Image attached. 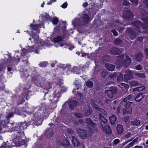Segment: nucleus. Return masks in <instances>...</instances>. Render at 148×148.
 Wrapping results in <instances>:
<instances>
[{"label": "nucleus", "mask_w": 148, "mask_h": 148, "mask_svg": "<svg viewBox=\"0 0 148 148\" xmlns=\"http://www.w3.org/2000/svg\"><path fill=\"white\" fill-rule=\"evenodd\" d=\"M35 41H36L35 43L34 47L28 46L26 47L25 48H24L23 49V53H21L22 56H23V54H26L29 52H32L34 51H35L34 47L37 46H39L42 45V40L41 39H39L37 35L33 36L32 37Z\"/></svg>", "instance_id": "1"}, {"label": "nucleus", "mask_w": 148, "mask_h": 148, "mask_svg": "<svg viewBox=\"0 0 148 148\" xmlns=\"http://www.w3.org/2000/svg\"><path fill=\"white\" fill-rule=\"evenodd\" d=\"M89 20V16L86 14L83 15L81 19L75 18L72 22L74 26H79L85 25Z\"/></svg>", "instance_id": "2"}, {"label": "nucleus", "mask_w": 148, "mask_h": 148, "mask_svg": "<svg viewBox=\"0 0 148 148\" xmlns=\"http://www.w3.org/2000/svg\"><path fill=\"white\" fill-rule=\"evenodd\" d=\"M79 137L82 139H85L88 136H90L91 134L93 133L95 131L92 130V129H91L90 127H89L88 132L86 133L85 131L84 130H80L79 129L77 131Z\"/></svg>", "instance_id": "3"}, {"label": "nucleus", "mask_w": 148, "mask_h": 148, "mask_svg": "<svg viewBox=\"0 0 148 148\" xmlns=\"http://www.w3.org/2000/svg\"><path fill=\"white\" fill-rule=\"evenodd\" d=\"M14 142L13 143V144H15V146L18 147L22 145H24L25 141L24 140H22L21 137L19 134L17 136L16 134L14 135Z\"/></svg>", "instance_id": "4"}, {"label": "nucleus", "mask_w": 148, "mask_h": 148, "mask_svg": "<svg viewBox=\"0 0 148 148\" xmlns=\"http://www.w3.org/2000/svg\"><path fill=\"white\" fill-rule=\"evenodd\" d=\"M117 77L118 81L123 80V75L120 73H114L112 74L108 77V79H110L111 80L116 79Z\"/></svg>", "instance_id": "5"}, {"label": "nucleus", "mask_w": 148, "mask_h": 148, "mask_svg": "<svg viewBox=\"0 0 148 148\" xmlns=\"http://www.w3.org/2000/svg\"><path fill=\"white\" fill-rule=\"evenodd\" d=\"M102 100L101 101H97L95 102L94 105H93L92 106L94 109H96L99 111L101 113L104 114V110L99 107H101L103 105Z\"/></svg>", "instance_id": "6"}, {"label": "nucleus", "mask_w": 148, "mask_h": 148, "mask_svg": "<svg viewBox=\"0 0 148 148\" xmlns=\"http://www.w3.org/2000/svg\"><path fill=\"white\" fill-rule=\"evenodd\" d=\"M133 73L130 71H127L126 72L125 74L124 75V77L123 78V80L125 82L132 79L133 77Z\"/></svg>", "instance_id": "7"}, {"label": "nucleus", "mask_w": 148, "mask_h": 148, "mask_svg": "<svg viewBox=\"0 0 148 148\" xmlns=\"http://www.w3.org/2000/svg\"><path fill=\"white\" fill-rule=\"evenodd\" d=\"M86 122L89 125V127H90L91 129H92V130L94 131L97 129L96 124L93 123L90 119L89 118L87 119L86 121Z\"/></svg>", "instance_id": "8"}, {"label": "nucleus", "mask_w": 148, "mask_h": 148, "mask_svg": "<svg viewBox=\"0 0 148 148\" xmlns=\"http://www.w3.org/2000/svg\"><path fill=\"white\" fill-rule=\"evenodd\" d=\"M116 92V89H112L110 90H106L105 92V93L107 95L109 98H112L113 97L114 95L115 94Z\"/></svg>", "instance_id": "9"}, {"label": "nucleus", "mask_w": 148, "mask_h": 148, "mask_svg": "<svg viewBox=\"0 0 148 148\" xmlns=\"http://www.w3.org/2000/svg\"><path fill=\"white\" fill-rule=\"evenodd\" d=\"M68 105L71 110H72L73 108L78 105V103L76 101L73 100L69 101L68 102Z\"/></svg>", "instance_id": "10"}, {"label": "nucleus", "mask_w": 148, "mask_h": 148, "mask_svg": "<svg viewBox=\"0 0 148 148\" xmlns=\"http://www.w3.org/2000/svg\"><path fill=\"white\" fill-rule=\"evenodd\" d=\"M131 62V59L127 56H126L125 58L124 59L123 65L124 66L126 67L128 66Z\"/></svg>", "instance_id": "11"}, {"label": "nucleus", "mask_w": 148, "mask_h": 148, "mask_svg": "<svg viewBox=\"0 0 148 148\" xmlns=\"http://www.w3.org/2000/svg\"><path fill=\"white\" fill-rule=\"evenodd\" d=\"M92 112V108L88 106H87L84 110V113L86 116L90 115Z\"/></svg>", "instance_id": "12"}, {"label": "nucleus", "mask_w": 148, "mask_h": 148, "mask_svg": "<svg viewBox=\"0 0 148 148\" xmlns=\"http://www.w3.org/2000/svg\"><path fill=\"white\" fill-rule=\"evenodd\" d=\"M72 143L74 146H77L80 145V143L78 141L77 139L75 137L72 136L71 138Z\"/></svg>", "instance_id": "13"}, {"label": "nucleus", "mask_w": 148, "mask_h": 148, "mask_svg": "<svg viewBox=\"0 0 148 148\" xmlns=\"http://www.w3.org/2000/svg\"><path fill=\"white\" fill-rule=\"evenodd\" d=\"M124 114L128 113L130 114L132 112V109L131 107L129 106L126 105L125 108H124L123 111Z\"/></svg>", "instance_id": "14"}, {"label": "nucleus", "mask_w": 148, "mask_h": 148, "mask_svg": "<svg viewBox=\"0 0 148 148\" xmlns=\"http://www.w3.org/2000/svg\"><path fill=\"white\" fill-rule=\"evenodd\" d=\"M102 130L103 131L105 132L106 134H110L111 133V128L108 126H106L104 127H103Z\"/></svg>", "instance_id": "15"}, {"label": "nucleus", "mask_w": 148, "mask_h": 148, "mask_svg": "<svg viewBox=\"0 0 148 148\" xmlns=\"http://www.w3.org/2000/svg\"><path fill=\"white\" fill-rule=\"evenodd\" d=\"M105 66L106 68L110 71H113L115 68V66L114 65L110 64H106Z\"/></svg>", "instance_id": "16"}, {"label": "nucleus", "mask_w": 148, "mask_h": 148, "mask_svg": "<svg viewBox=\"0 0 148 148\" xmlns=\"http://www.w3.org/2000/svg\"><path fill=\"white\" fill-rule=\"evenodd\" d=\"M143 97L142 94L141 93H139L136 95L135 100L136 101H140L143 98Z\"/></svg>", "instance_id": "17"}, {"label": "nucleus", "mask_w": 148, "mask_h": 148, "mask_svg": "<svg viewBox=\"0 0 148 148\" xmlns=\"http://www.w3.org/2000/svg\"><path fill=\"white\" fill-rule=\"evenodd\" d=\"M117 131L119 134H121L123 132V126L120 125H118L116 127Z\"/></svg>", "instance_id": "18"}, {"label": "nucleus", "mask_w": 148, "mask_h": 148, "mask_svg": "<svg viewBox=\"0 0 148 148\" xmlns=\"http://www.w3.org/2000/svg\"><path fill=\"white\" fill-rule=\"evenodd\" d=\"M12 145L8 143V142L6 143H3L2 145L0 147V148H12Z\"/></svg>", "instance_id": "19"}, {"label": "nucleus", "mask_w": 148, "mask_h": 148, "mask_svg": "<svg viewBox=\"0 0 148 148\" xmlns=\"http://www.w3.org/2000/svg\"><path fill=\"white\" fill-rule=\"evenodd\" d=\"M41 25H33L32 24H30L29 27L32 28V29L33 30H36L39 29V28L41 27Z\"/></svg>", "instance_id": "20"}, {"label": "nucleus", "mask_w": 148, "mask_h": 148, "mask_svg": "<svg viewBox=\"0 0 148 148\" xmlns=\"http://www.w3.org/2000/svg\"><path fill=\"white\" fill-rule=\"evenodd\" d=\"M109 119L111 124L113 125L116 121V118L115 115H113L112 116L110 117Z\"/></svg>", "instance_id": "21"}, {"label": "nucleus", "mask_w": 148, "mask_h": 148, "mask_svg": "<svg viewBox=\"0 0 148 148\" xmlns=\"http://www.w3.org/2000/svg\"><path fill=\"white\" fill-rule=\"evenodd\" d=\"M143 56L141 53H138L136 56L135 60L137 61H140L142 60Z\"/></svg>", "instance_id": "22"}, {"label": "nucleus", "mask_w": 148, "mask_h": 148, "mask_svg": "<svg viewBox=\"0 0 148 148\" xmlns=\"http://www.w3.org/2000/svg\"><path fill=\"white\" fill-rule=\"evenodd\" d=\"M130 124L132 125L138 126L140 124V121L138 120H134L131 122Z\"/></svg>", "instance_id": "23"}, {"label": "nucleus", "mask_w": 148, "mask_h": 148, "mask_svg": "<svg viewBox=\"0 0 148 148\" xmlns=\"http://www.w3.org/2000/svg\"><path fill=\"white\" fill-rule=\"evenodd\" d=\"M99 117L100 120L104 123H106L107 120L101 114H99Z\"/></svg>", "instance_id": "24"}, {"label": "nucleus", "mask_w": 148, "mask_h": 148, "mask_svg": "<svg viewBox=\"0 0 148 148\" xmlns=\"http://www.w3.org/2000/svg\"><path fill=\"white\" fill-rule=\"evenodd\" d=\"M129 84L131 86H135L138 85L139 83L136 81H132L129 82Z\"/></svg>", "instance_id": "25"}, {"label": "nucleus", "mask_w": 148, "mask_h": 148, "mask_svg": "<svg viewBox=\"0 0 148 148\" xmlns=\"http://www.w3.org/2000/svg\"><path fill=\"white\" fill-rule=\"evenodd\" d=\"M132 99V97L131 95H129L127 97L124 98L123 100V101L124 102H126L127 103L130 102L129 101H131Z\"/></svg>", "instance_id": "26"}, {"label": "nucleus", "mask_w": 148, "mask_h": 148, "mask_svg": "<svg viewBox=\"0 0 148 148\" xmlns=\"http://www.w3.org/2000/svg\"><path fill=\"white\" fill-rule=\"evenodd\" d=\"M70 144L69 142L67 140H64L62 143V145L63 146L66 147H68Z\"/></svg>", "instance_id": "27"}, {"label": "nucleus", "mask_w": 148, "mask_h": 148, "mask_svg": "<svg viewBox=\"0 0 148 148\" xmlns=\"http://www.w3.org/2000/svg\"><path fill=\"white\" fill-rule=\"evenodd\" d=\"M121 87L122 88L123 90H127L129 88V86L127 84L122 83L121 84Z\"/></svg>", "instance_id": "28"}, {"label": "nucleus", "mask_w": 148, "mask_h": 148, "mask_svg": "<svg viewBox=\"0 0 148 148\" xmlns=\"http://www.w3.org/2000/svg\"><path fill=\"white\" fill-rule=\"evenodd\" d=\"M86 85L88 88H92L93 87V82L91 81H88L86 82Z\"/></svg>", "instance_id": "29"}, {"label": "nucleus", "mask_w": 148, "mask_h": 148, "mask_svg": "<svg viewBox=\"0 0 148 148\" xmlns=\"http://www.w3.org/2000/svg\"><path fill=\"white\" fill-rule=\"evenodd\" d=\"M62 37L58 36L56 38H54L53 41L55 42H57L61 41L62 40Z\"/></svg>", "instance_id": "30"}, {"label": "nucleus", "mask_w": 148, "mask_h": 148, "mask_svg": "<svg viewBox=\"0 0 148 148\" xmlns=\"http://www.w3.org/2000/svg\"><path fill=\"white\" fill-rule=\"evenodd\" d=\"M60 92L58 91V92L56 90L55 92V95H56V97H54V98H57V100H57V101H58V98L60 96Z\"/></svg>", "instance_id": "31"}, {"label": "nucleus", "mask_w": 148, "mask_h": 148, "mask_svg": "<svg viewBox=\"0 0 148 148\" xmlns=\"http://www.w3.org/2000/svg\"><path fill=\"white\" fill-rule=\"evenodd\" d=\"M48 64V62H41L39 65L41 67H44L46 66Z\"/></svg>", "instance_id": "32"}, {"label": "nucleus", "mask_w": 148, "mask_h": 148, "mask_svg": "<svg viewBox=\"0 0 148 148\" xmlns=\"http://www.w3.org/2000/svg\"><path fill=\"white\" fill-rule=\"evenodd\" d=\"M144 89V87L143 86H141L139 87H137L134 88V91H135L137 90L138 91H142Z\"/></svg>", "instance_id": "33"}, {"label": "nucleus", "mask_w": 148, "mask_h": 148, "mask_svg": "<svg viewBox=\"0 0 148 148\" xmlns=\"http://www.w3.org/2000/svg\"><path fill=\"white\" fill-rule=\"evenodd\" d=\"M73 93H75V95H77L79 96L80 97H81L82 95L80 93H79L77 91V90L76 89H74L73 91Z\"/></svg>", "instance_id": "34"}, {"label": "nucleus", "mask_w": 148, "mask_h": 148, "mask_svg": "<svg viewBox=\"0 0 148 148\" xmlns=\"http://www.w3.org/2000/svg\"><path fill=\"white\" fill-rule=\"evenodd\" d=\"M132 135V134L130 132H127L126 133L125 135V136L126 138L127 139L131 137Z\"/></svg>", "instance_id": "35"}, {"label": "nucleus", "mask_w": 148, "mask_h": 148, "mask_svg": "<svg viewBox=\"0 0 148 148\" xmlns=\"http://www.w3.org/2000/svg\"><path fill=\"white\" fill-rule=\"evenodd\" d=\"M60 88L61 91L62 92H65L67 90V88L64 86H61Z\"/></svg>", "instance_id": "36"}, {"label": "nucleus", "mask_w": 148, "mask_h": 148, "mask_svg": "<svg viewBox=\"0 0 148 148\" xmlns=\"http://www.w3.org/2000/svg\"><path fill=\"white\" fill-rule=\"evenodd\" d=\"M74 115L77 118H81L83 116L82 114L80 113H75Z\"/></svg>", "instance_id": "37"}, {"label": "nucleus", "mask_w": 148, "mask_h": 148, "mask_svg": "<svg viewBox=\"0 0 148 148\" xmlns=\"http://www.w3.org/2000/svg\"><path fill=\"white\" fill-rule=\"evenodd\" d=\"M134 144L132 142H131L129 144L127 145L125 147V148H129L130 147L133 146L134 145Z\"/></svg>", "instance_id": "38"}, {"label": "nucleus", "mask_w": 148, "mask_h": 148, "mask_svg": "<svg viewBox=\"0 0 148 148\" xmlns=\"http://www.w3.org/2000/svg\"><path fill=\"white\" fill-rule=\"evenodd\" d=\"M58 19L57 18H55L53 20V23L54 24H56L58 23Z\"/></svg>", "instance_id": "39"}, {"label": "nucleus", "mask_w": 148, "mask_h": 148, "mask_svg": "<svg viewBox=\"0 0 148 148\" xmlns=\"http://www.w3.org/2000/svg\"><path fill=\"white\" fill-rule=\"evenodd\" d=\"M111 31L113 33V34L115 36H117L118 35V34L117 32L116 31V30L115 29H112L111 30Z\"/></svg>", "instance_id": "40"}, {"label": "nucleus", "mask_w": 148, "mask_h": 148, "mask_svg": "<svg viewBox=\"0 0 148 148\" xmlns=\"http://www.w3.org/2000/svg\"><path fill=\"white\" fill-rule=\"evenodd\" d=\"M113 49L114 50V51H111V53H113V54H117V52H116V51H117L119 49H117V48H113Z\"/></svg>", "instance_id": "41"}, {"label": "nucleus", "mask_w": 148, "mask_h": 148, "mask_svg": "<svg viewBox=\"0 0 148 148\" xmlns=\"http://www.w3.org/2000/svg\"><path fill=\"white\" fill-rule=\"evenodd\" d=\"M5 86L3 84L1 83L0 84V90H3L5 88Z\"/></svg>", "instance_id": "42"}, {"label": "nucleus", "mask_w": 148, "mask_h": 148, "mask_svg": "<svg viewBox=\"0 0 148 148\" xmlns=\"http://www.w3.org/2000/svg\"><path fill=\"white\" fill-rule=\"evenodd\" d=\"M67 5V3L65 2L61 5V7L63 8H66Z\"/></svg>", "instance_id": "43"}, {"label": "nucleus", "mask_w": 148, "mask_h": 148, "mask_svg": "<svg viewBox=\"0 0 148 148\" xmlns=\"http://www.w3.org/2000/svg\"><path fill=\"white\" fill-rule=\"evenodd\" d=\"M142 68L141 66L140 65H137L136 67V69L137 70H141Z\"/></svg>", "instance_id": "44"}, {"label": "nucleus", "mask_w": 148, "mask_h": 148, "mask_svg": "<svg viewBox=\"0 0 148 148\" xmlns=\"http://www.w3.org/2000/svg\"><path fill=\"white\" fill-rule=\"evenodd\" d=\"M136 36V35L133 33L131 34L130 35V38L132 40L134 39Z\"/></svg>", "instance_id": "45"}, {"label": "nucleus", "mask_w": 148, "mask_h": 148, "mask_svg": "<svg viewBox=\"0 0 148 148\" xmlns=\"http://www.w3.org/2000/svg\"><path fill=\"white\" fill-rule=\"evenodd\" d=\"M119 141L118 139H115L113 141V143L114 144L116 145L119 143Z\"/></svg>", "instance_id": "46"}, {"label": "nucleus", "mask_w": 148, "mask_h": 148, "mask_svg": "<svg viewBox=\"0 0 148 148\" xmlns=\"http://www.w3.org/2000/svg\"><path fill=\"white\" fill-rule=\"evenodd\" d=\"M143 3L146 5L147 7L148 8V0H141Z\"/></svg>", "instance_id": "47"}, {"label": "nucleus", "mask_w": 148, "mask_h": 148, "mask_svg": "<svg viewBox=\"0 0 148 148\" xmlns=\"http://www.w3.org/2000/svg\"><path fill=\"white\" fill-rule=\"evenodd\" d=\"M115 41V43L116 45L119 44H120L121 42V41L119 39H116Z\"/></svg>", "instance_id": "48"}, {"label": "nucleus", "mask_w": 148, "mask_h": 148, "mask_svg": "<svg viewBox=\"0 0 148 148\" xmlns=\"http://www.w3.org/2000/svg\"><path fill=\"white\" fill-rule=\"evenodd\" d=\"M67 132L71 134H72L73 133V131L69 129H68L67 130Z\"/></svg>", "instance_id": "49"}, {"label": "nucleus", "mask_w": 148, "mask_h": 148, "mask_svg": "<svg viewBox=\"0 0 148 148\" xmlns=\"http://www.w3.org/2000/svg\"><path fill=\"white\" fill-rule=\"evenodd\" d=\"M133 138H132L131 140H128L127 142H124L123 143H122V145H123V146L125 145L126 144H127L129 142H130V141H132L133 140Z\"/></svg>", "instance_id": "50"}, {"label": "nucleus", "mask_w": 148, "mask_h": 148, "mask_svg": "<svg viewBox=\"0 0 148 148\" xmlns=\"http://www.w3.org/2000/svg\"><path fill=\"white\" fill-rule=\"evenodd\" d=\"M56 0H50V2H48L47 3L48 5H49L51 4L52 3H53L54 2H56Z\"/></svg>", "instance_id": "51"}, {"label": "nucleus", "mask_w": 148, "mask_h": 148, "mask_svg": "<svg viewBox=\"0 0 148 148\" xmlns=\"http://www.w3.org/2000/svg\"><path fill=\"white\" fill-rule=\"evenodd\" d=\"M130 1L134 3L137 4L138 0H131Z\"/></svg>", "instance_id": "52"}, {"label": "nucleus", "mask_w": 148, "mask_h": 148, "mask_svg": "<svg viewBox=\"0 0 148 148\" xmlns=\"http://www.w3.org/2000/svg\"><path fill=\"white\" fill-rule=\"evenodd\" d=\"M13 116V114L11 113H10L7 116V118L9 119Z\"/></svg>", "instance_id": "53"}, {"label": "nucleus", "mask_w": 148, "mask_h": 148, "mask_svg": "<svg viewBox=\"0 0 148 148\" xmlns=\"http://www.w3.org/2000/svg\"><path fill=\"white\" fill-rule=\"evenodd\" d=\"M129 2L125 1H124L123 2V4L125 5H128L129 4Z\"/></svg>", "instance_id": "54"}, {"label": "nucleus", "mask_w": 148, "mask_h": 148, "mask_svg": "<svg viewBox=\"0 0 148 148\" xmlns=\"http://www.w3.org/2000/svg\"><path fill=\"white\" fill-rule=\"evenodd\" d=\"M145 54L148 56V50L147 49H145Z\"/></svg>", "instance_id": "55"}, {"label": "nucleus", "mask_w": 148, "mask_h": 148, "mask_svg": "<svg viewBox=\"0 0 148 148\" xmlns=\"http://www.w3.org/2000/svg\"><path fill=\"white\" fill-rule=\"evenodd\" d=\"M134 23L136 24H138L139 25L138 26L139 27L142 25V24L140 23V22L138 21Z\"/></svg>", "instance_id": "56"}, {"label": "nucleus", "mask_w": 148, "mask_h": 148, "mask_svg": "<svg viewBox=\"0 0 148 148\" xmlns=\"http://www.w3.org/2000/svg\"><path fill=\"white\" fill-rule=\"evenodd\" d=\"M48 86H49V87H48L47 86L46 87V88L47 89H49L51 88V84H48Z\"/></svg>", "instance_id": "57"}, {"label": "nucleus", "mask_w": 148, "mask_h": 148, "mask_svg": "<svg viewBox=\"0 0 148 148\" xmlns=\"http://www.w3.org/2000/svg\"><path fill=\"white\" fill-rule=\"evenodd\" d=\"M77 69H78V68L77 67H75L74 68V72H75V73H79V72H76L75 71V70H77Z\"/></svg>", "instance_id": "58"}, {"label": "nucleus", "mask_w": 148, "mask_h": 148, "mask_svg": "<svg viewBox=\"0 0 148 148\" xmlns=\"http://www.w3.org/2000/svg\"><path fill=\"white\" fill-rule=\"evenodd\" d=\"M120 108L119 107H118L117 108V113L119 114L120 112Z\"/></svg>", "instance_id": "59"}, {"label": "nucleus", "mask_w": 148, "mask_h": 148, "mask_svg": "<svg viewBox=\"0 0 148 148\" xmlns=\"http://www.w3.org/2000/svg\"><path fill=\"white\" fill-rule=\"evenodd\" d=\"M88 5V3L86 2L84 3L83 4V6L84 7H86Z\"/></svg>", "instance_id": "60"}, {"label": "nucleus", "mask_w": 148, "mask_h": 148, "mask_svg": "<svg viewBox=\"0 0 148 148\" xmlns=\"http://www.w3.org/2000/svg\"><path fill=\"white\" fill-rule=\"evenodd\" d=\"M44 82V80H43L42 81V82H40V85L41 87H43L44 86L43 85V82Z\"/></svg>", "instance_id": "61"}, {"label": "nucleus", "mask_w": 148, "mask_h": 148, "mask_svg": "<svg viewBox=\"0 0 148 148\" xmlns=\"http://www.w3.org/2000/svg\"><path fill=\"white\" fill-rule=\"evenodd\" d=\"M137 138H136L132 142L134 144V143H136V142H137Z\"/></svg>", "instance_id": "62"}, {"label": "nucleus", "mask_w": 148, "mask_h": 148, "mask_svg": "<svg viewBox=\"0 0 148 148\" xmlns=\"http://www.w3.org/2000/svg\"><path fill=\"white\" fill-rule=\"evenodd\" d=\"M144 76L143 74H141L139 73L138 74V76L139 77H143Z\"/></svg>", "instance_id": "63"}, {"label": "nucleus", "mask_w": 148, "mask_h": 148, "mask_svg": "<svg viewBox=\"0 0 148 148\" xmlns=\"http://www.w3.org/2000/svg\"><path fill=\"white\" fill-rule=\"evenodd\" d=\"M123 58V55H121V56L119 57V59H122Z\"/></svg>", "instance_id": "64"}]
</instances>
